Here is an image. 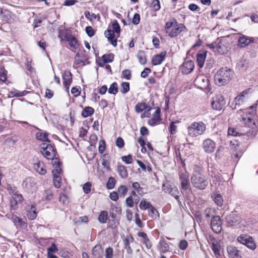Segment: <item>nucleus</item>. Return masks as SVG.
<instances>
[{
	"label": "nucleus",
	"instance_id": "nucleus-23",
	"mask_svg": "<svg viewBox=\"0 0 258 258\" xmlns=\"http://www.w3.org/2000/svg\"><path fill=\"white\" fill-rule=\"evenodd\" d=\"M104 35L108 40L114 47L117 45V39L115 38L114 32L110 29H108L104 32Z\"/></svg>",
	"mask_w": 258,
	"mask_h": 258
},
{
	"label": "nucleus",
	"instance_id": "nucleus-34",
	"mask_svg": "<svg viewBox=\"0 0 258 258\" xmlns=\"http://www.w3.org/2000/svg\"><path fill=\"white\" fill-rule=\"evenodd\" d=\"M23 200V197L21 195L18 194H15L13 196V199L11 200V203L12 204L15 203L16 205L18 203H21Z\"/></svg>",
	"mask_w": 258,
	"mask_h": 258
},
{
	"label": "nucleus",
	"instance_id": "nucleus-36",
	"mask_svg": "<svg viewBox=\"0 0 258 258\" xmlns=\"http://www.w3.org/2000/svg\"><path fill=\"white\" fill-rule=\"evenodd\" d=\"M114 54L112 53L105 54L102 55V58L105 63L111 62L114 59Z\"/></svg>",
	"mask_w": 258,
	"mask_h": 258
},
{
	"label": "nucleus",
	"instance_id": "nucleus-51",
	"mask_svg": "<svg viewBox=\"0 0 258 258\" xmlns=\"http://www.w3.org/2000/svg\"><path fill=\"white\" fill-rule=\"evenodd\" d=\"M7 71L5 70H0V82L2 83L6 82L7 78Z\"/></svg>",
	"mask_w": 258,
	"mask_h": 258
},
{
	"label": "nucleus",
	"instance_id": "nucleus-48",
	"mask_svg": "<svg viewBox=\"0 0 258 258\" xmlns=\"http://www.w3.org/2000/svg\"><path fill=\"white\" fill-rule=\"evenodd\" d=\"M150 211L149 212V215L152 218H156L157 217H159V214L157 210L152 206L150 208Z\"/></svg>",
	"mask_w": 258,
	"mask_h": 258
},
{
	"label": "nucleus",
	"instance_id": "nucleus-2",
	"mask_svg": "<svg viewBox=\"0 0 258 258\" xmlns=\"http://www.w3.org/2000/svg\"><path fill=\"white\" fill-rule=\"evenodd\" d=\"M40 151L41 154L47 160H51L53 166L54 161L56 159L60 162L59 159L55 157L56 150L54 147L48 143H43L39 146Z\"/></svg>",
	"mask_w": 258,
	"mask_h": 258
},
{
	"label": "nucleus",
	"instance_id": "nucleus-17",
	"mask_svg": "<svg viewBox=\"0 0 258 258\" xmlns=\"http://www.w3.org/2000/svg\"><path fill=\"white\" fill-rule=\"evenodd\" d=\"M161 110L159 107H157L155 113L153 114L152 118L148 121V124L151 126H154L159 123L162 118L160 116Z\"/></svg>",
	"mask_w": 258,
	"mask_h": 258
},
{
	"label": "nucleus",
	"instance_id": "nucleus-38",
	"mask_svg": "<svg viewBox=\"0 0 258 258\" xmlns=\"http://www.w3.org/2000/svg\"><path fill=\"white\" fill-rule=\"evenodd\" d=\"M243 100L242 98H241V96H237L234 100V101L232 102L230 107L232 109H235L236 108V106H239L241 103H242Z\"/></svg>",
	"mask_w": 258,
	"mask_h": 258
},
{
	"label": "nucleus",
	"instance_id": "nucleus-35",
	"mask_svg": "<svg viewBox=\"0 0 258 258\" xmlns=\"http://www.w3.org/2000/svg\"><path fill=\"white\" fill-rule=\"evenodd\" d=\"M220 245L217 243L213 242L212 244V249L214 252L216 257H218L220 255Z\"/></svg>",
	"mask_w": 258,
	"mask_h": 258
},
{
	"label": "nucleus",
	"instance_id": "nucleus-5",
	"mask_svg": "<svg viewBox=\"0 0 258 258\" xmlns=\"http://www.w3.org/2000/svg\"><path fill=\"white\" fill-rule=\"evenodd\" d=\"M187 130L189 136L194 137L202 135L205 131L206 126L202 122H195L188 127Z\"/></svg>",
	"mask_w": 258,
	"mask_h": 258
},
{
	"label": "nucleus",
	"instance_id": "nucleus-26",
	"mask_svg": "<svg viewBox=\"0 0 258 258\" xmlns=\"http://www.w3.org/2000/svg\"><path fill=\"white\" fill-rule=\"evenodd\" d=\"M13 221L17 228L20 227L22 229H25L27 226V223L17 216L13 217Z\"/></svg>",
	"mask_w": 258,
	"mask_h": 258
},
{
	"label": "nucleus",
	"instance_id": "nucleus-32",
	"mask_svg": "<svg viewBox=\"0 0 258 258\" xmlns=\"http://www.w3.org/2000/svg\"><path fill=\"white\" fill-rule=\"evenodd\" d=\"M137 58L139 60V62L144 65L147 62V58L146 54L144 51H139L137 54Z\"/></svg>",
	"mask_w": 258,
	"mask_h": 258
},
{
	"label": "nucleus",
	"instance_id": "nucleus-41",
	"mask_svg": "<svg viewBox=\"0 0 258 258\" xmlns=\"http://www.w3.org/2000/svg\"><path fill=\"white\" fill-rule=\"evenodd\" d=\"M146 108L147 105L145 103H139L135 106V111L137 113H141Z\"/></svg>",
	"mask_w": 258,
	"mask_h": 258
},
{
	"label": "nucleus",
	"instance_id": "nucleus-15",
	"mask_svg": "<svg viewBox=\"0 0 258 258\" xmlns=\"http://www.w3.org/2000/svg\"><path fill=\"white\" fill-rule=\"evenodd\" d=\"M217 50L220 54H224L228 51L225 41L221 38H218L217 40Z\"/></svg>",
	"mask_w": 258,
	"mask_h": 258
},
{
	"label": "nucleus",
	"instance_id": "nucleus-25",
	"mask_svg": "<svg viewBox=\"0 0 258 258\" xmlns=\"http://www.w3.org/2000/svg\"><path fill=\"white\" fill-rule=\"evenodd\" d=\"M110 216L112 219L111 221L109 222V227L111 228H116L119 224V220L120 216L116 215L115 213L113 212H111L110 211L109 212Z\"/></svg>",
	"mask_w": 258,
	"mask_h": 258
},
{
	"label": "nucleus",
	"instance_id": "nucleus-45",
	"mask_svg": "<svg viewBox=\"0 0 258 258\" xmlns=\"http://www.w3.org/2000/svg\"><path fill=\"white\" fill-rule=\"evenodd\" d=\"M117 92V84L116 82H114L110 85L108 89V93L111 94L115 95Z\"/></svg>",
	"mask_w": 258,
	"mask_h": 258
},
{
	"label": "nucleus",
	"instance_id": "nucleus-57",
	"mask_svg": "<svg viewBox=\"0 0 258 258\" xmlns=\"http://www.w3.org/2000/svg\"><path fill=\"white\" fill-rule=\"evenodd\" d=\"M113 249L110 247H107L105 249V257L106 258H112L113 257Z\"/></svg>",
	"mask_w": 258,
	"mask_h": 258
},
{
	"label": "nucleus",
	"instance_id": "nucleus-39",
	"mask_svg": "<svg viewBox=\"0 0 258 258\" xmlns=\"http://www.w3.org/2000/svg\"><path fill=\"white\" fill-rule=\"evenodd\" d=\"M29 91L26 90L23 91H19L17 90H15L14 91H11V94L12 95L13 97H19L24 96L27 94L28 93H29Z\"/></svg>",
	"mask_w": 258,
	"mask_h": 258
},
{
	"label": "nucleus",
	"instance_id": "nucleus-30",
	"mask_svg": "<svg viewBox=\"0 0 258 258\" xmlns=\"http://www.w3.org/2000/svg\"><path fill=\"white\" fill-rule=\"evenodd\" d=\"M213 201L219 207H222L223 205V200L222 196L220 194H215L212 196Z\"/></svg>",
	"mask_w": 258,
	"mask_h": 258
},
{
	"label": "nucleus",
	"instance_id": "nucleus-22",
	"mask_svg": "<svg viewBox=\"0 0 258 258\" xmlns=\"http://www.w3.org/2000/svg\"><path fill=\"white\" fill-rule=\"evenodd\" d=\"M166 55V51H162L160 54L154 56L152 59V63L154 66L160 64L164 60Z\"/></svg>",
	"mask_w": 258,
	"mask_h": 258
},
{
	"label": "nucleus",
	"instance_id": "nucleus-27",
	"mask_svg": "<svg viewBox=\"0 0 258 258\" xmlns=\"http://www.w3.org/2000/svg\"><path fill=\"white\" fill-rule=\"evenodd\" d=\"M117 171L121 178H127L128 174L124 166L122 165H117Z\"/></svg>",
	"mask_w": 258,
	"mask_h": 258
},
{
	"label": "nucleus",
	"instance_id": "nucleus-56",
	"mask_svg": "<svg viewBox=\"0 0 258 258\" xmlns=\"http://www.w3.org/2000/svg\"><path fill=\"white\" fill-rule=\"evenodd\" d=\"M116 145L119 148H122L124 146V142L121 137H118L116 140Z\"/></svg>",
	"mask_w": 258,
	"mask_h": 258
},
{
	"label": "nucleus",
	"instance_id": "nucleus-1",
	"mask_svg": "<svg viewBox=\"0 0 258 258\" xmlns=\"http://www.w3.org/2000/svg\"><path fill=\"white\" fill-rule=\"evenodd\" d=\"M233 76V72L227 68L219 70L214 76V81L216 85H223L227 83Z\"/></svg>",
	"mask_w": 258,
	"mask_h": 258
},
{
	"label": "nucleus",
	"instance_id": "nucleus-28",
	"mask_svg": "<svg viewBox=\"0 0 258 258\" xmlns=\"http://www.w3.org/2000/svg\"><path fill=\"white\" fill-rule=\"evenodd\" d=\"M169 194L172 196V197H174L175 199L177 201L179 204H181V202L180 201V198L178 196L179 194V191L177 189V188L175 186H171L170 187V190L169 191Z\"/></svg>",
	"mask_w": 258,
	"mask_h": 258
},
{
	"label": "nucleus",
	"instance_id": "nucleus-59",
	"mask_svg": "<svg viewBox=\"0 0 258 258\" xmlns=\"http://www.w3.org/2000/svg\"><path fill=\"white\" fill-rule=\"evenodd\" d=\"M138 142L139 144L140 145V146L142 147V149H141L142 152H144L143 149H145V151H147L146 148L145 147V146L146 145V142H145V140L143 138V137H140L139 138Z\"/></svg>",
	"mask_w": 258,
	"mask_h": 258
},
{
	"label": "nucleus",
	"instance_id": "nucleus-40",
	"mask_svg": "<svg viewBox=\"0 0 258 258\" xmlns=\"http://www.w3.org/2000/svg\"><path fill=\"white\" fill-rule=\"evenodd\" d=\"M177 23L176 20L175 19H173L171 21L167 22L165 24V29L166 32L169 33L170 32V28L174 26V25Z\"/></svg>",
	"mask_w": 258,
	"mask_h": 258
},
{
	"label": "nucleus",
	"instance_id": "nucleus-60",
	"mask_svg": "<svg viewBox=\"0 0 258 258\" xmlns=\"http://www.w3.org/2000/svg\"><path fill=\"white\" fill-rule=\"evenodd\" d=\"M140 20H141L140 15L138 13H136L135 14H134L133 18L132 23L134 25H138L140 23Z\"/></svg>",
	"mask_w": 258,
	"mask_h": 258
},
{
	"label": "nucleus",
	"instance_id": "nucleus-58",
	"mask_svg": "<svg viewBox=\"0 0 258 258\" xmlns=\"http://www.w3.org/2000/svg\"><path fill=\"white\" fill-rule=\"evenodd\" d=\"M85 50H84L83 52H78L75 56L76 57H78L79 58H81V59H85V62L88 60V58L87 56L85 54Z\"/></svg>",
	"mask_w": 258,
	"mask_h": 258
},
{
	"label": "nucleus",
	"instance_id": "nucleus-18",
	"mask_svg": "<svg viewBox=\"0 0 258 258\" xmlns=\"http://www.w3.org/2000/svg\"><path fill=\"white\" fill-rule=\"evenodd\" d=\"M207 51L205 50H200L197 54V61L200 68L204 66L207 56Z\"/></svg>",
	"mask_w": 258,
	"mask_h": 258
},
{
	"label": "nucleus",
	"instance_id": "nucleus-49",
	"mask_svg": "<svg viewBox=\"0 0 258 258\" xmlns=\"http://www.w3.org/2000/svg\"><path fill=\"white\" fill-rule=\"evenodd\" d=\"M112 28H113V31L116 33H119L120 32V26L117 21V20H114L112 23Z\"/></svg>",
	"mask_w": 258,
	"mask_h": 258
},
{
	"label": "nucleus",
	"instance_id": "nucleus-3",
	"mask_svg": "<svg viewBox=\"0 0 258 258\" xmlns=\"http://www.w3.org/2000/svg\"><path fill=\"white\" fill-rule=\"evenodd\" d=\"M61 165L62 163L58 162L56 159L54 161L53 167L54 169L52 171V174L53 184L56 188H59L61 185L62 178L60 175L62 173V170L60 168Z\"/></svg>",
	"mask_w": 258,
	"mask_h": 258
},
{
	"label": "nucleus",
	"instance_id": "nucleus-9",
	"mask_svg": "<svg viewBox=\"0 0 258 258\" xmlns=\"http://www.w3.org/2000/svg\"><path fill=\"white\" fill-rule=\"evenodd\" d=\"M240 215L235 212H232L226 217V222L229 226H235L241 222Z\"/></svg>",
	"mask_w": 258,
	"mask_h": 258
},
{
	"label": "nucleus",
	"instance_id": "nucleus-46",
	"mask_svg": "<svg viewBox=\"0 0 258 258\" xmlns=\"http://www.w3.org/2000/svg\"><path fill=\"white\" fill-rule=\"evenodd\" d=\"M127 191V188L125 185H121L118 188V193L120 197H124Z\"/></svg>",
	"mask_w": 258,
	"mask_h": 258
},
{
	"label": "nucleus",
	"instance_id": "nucleus-50",
	"mask_svg": "<svg viewBox=\"0 0 258 258\" xmlns=\"http://www.w3.org/2000/svg\"><path fill=\"white\" fill-rule=\"evenodd\" d=\"M121 160L126 164H130L133 162V156L131 154L127 156H123L121 157Z\"/></svg>",
	"mask_w": 258,
	"mask_h": 258
},
{
	"label": "nucleus",
	"instance_id": "nucleus-24",
	"mask_svg": "<svg viewBox=\"0 0 258 258\" xmlns=\"http://www.w3.org/2000/svg\"><path fill=\"white\" fill-rule=\"evenodd\" d=\"M33 168L34 170L40 175H45L46 173L45 166L44 163L41 161L33 164Z\"/></svg>",
	"mask_w": 258,
	"mask_h": 258
},
{
	"label": "nucleus",
	"instance_id": "nucleus-53",
	"mask_svg": "<svg viewBox=\"0 0 258 258\" xmlns=\"http://www.w3.org/2000/svg\"><path fill=\"white\" fill-rule=\"evenodd\" d=\"M122 77L126 80H130L132 77L131 71L130 70H124L122 72Z\"/></svg>",
	"mask_w": 258,
	"mask_h": 258
},
{
	"label": "nucleus",
	"instance_id": "nucleus-52",
	"mask_svg": "<svg viewBox=\"0 0 258 258\" xmlns=\"http://www.w3.org/2000/svg\"><path fill=\"white\" fill-rule=\"evenodd\" d=\"M91 183L90 182H87L86 183H85L83 187V189L86 194H88L91 191Z\"/></svg>",
	"mask_w": 258,
	"mask_h": 258
},
{
	"label": "nucleus",
	"instance_id": "nucleus-37",
	"mask_svg": "<svg viewBox=\"0 0 258 258\" xmlns=\"http://www.w3.org/2000/svg\"><path fill=\"white\" fill-rule=\"evenodd\" d=\"M159 245L162 252L165 253L168 251L169 245L165 240H160Z\"/></svg>",
	"mask_w": 258,
	"mask_h": 258
},
{
	"label": "nucleus",
	"instance_id": "nucleus-31",
	"mask_svg": "<svg viewBox=\"0 0 258 258\" xmlns=\"http://www.w3.org/2000/svg\"><path fill=\"white\" fill-rule=\"evenodd\" d=\"M94 112V109L91 107H86L82 111L81 115L83 117H87L92 115Z\"/></svg>",
	"mask_w": 258,
	"mask_h": 258
},
{
	"label": "nucleus",
	"instance_id": "nucleus-47",
	"mask_svg": "<svg viewBox=\"0 0 258 258\" xmlns=\"http://www.w3.org/2000/svg\"><path fill=\"white\" fill-rule=\"evenodd\" d=\"M116 183L115 178L113 177H110L108 178V181L106 184V186L108 189H112L114 187Z\"/></svg>",
	"mask_w": 258,
	"mask_h": 258
},
{
	"label": "nucleus",
	"instance_id": "nucleus-19",
	"mask_svg": "<svg viewBox=\"0 0 258 258\" xmlns=\"http://www.w3.org/2000/svg\"><path fill=\"white\" fill-rule=\"evenodd\" d=\"M227 251L229 258H241V252L235 246H227Z\"/></svg>",
	"mask_w": 258,
	"mask_h": 258
},
{
	"label": "nucleus",
	"instance_id": "nucleus-29",
	"mask_svg": "<svg viewBox=\"0 0 258 258\" xmlns=\"http://www.w3.org/2000/svg\"><path fill=\"white\" fill-rule=\"evenodd\" d=\"M108 218L107 212L106 211H102L98 216V220L100 223L104 224L106 223Z\"/></svg>",
	"mask_w": 258,
	"mask_h": 258
},
{
	"label": "nucleus",
	"instance_id": "nucleus-8",
	"mask_svg": "<svg viewBox=\"0 0 258 258\" xmlns=\"http://www.w3.org/2000/svg\"><path fill=\"white\" fill-rule=\"evenodd\" d=\"M179 180L181 183L180 191L181 192L183 191H190L191 186L189 181L188 176L184 173H181L179 176Z\"/></svg>",
	"mask_w": 258,
	"mask_h": 258
},
{
	"label": "nucleus",
	"instance_id": "nucleus-12",
	"mask_svg": "<svg viewBox=\"0 0 258 258\" xmlns=\"http://www.w3.org/2000/svg\"><path fill=\"white\" fill-rule=\"evenodd\" d=\"M194 83L198 88L201 90H205L209 86V80L204 76H198L194 80Z\"/></svg>",
	"mask_w": 258,
	"mask_h": 258
},
{
	"label": "nucleus",
	"instance_id": "nucleus-16",
	"mask_svg": "<svg viewBox=\"0 0 258 258\" xmlns=\"http://www.w3.org/2000/svg\"><path fill=\"white\" fill-rule=\"evenodd\" d=\"M194 62L192 60H188L183 63L181 70V72L184 74H189L192 72L194 69Z\"/></svg>",
	"mask_w": 258,
	"mask_h": 258
},
{
	"label": "nucleus",
	"instance_id": "nucleus-55",
	"mask_svg": "<svg viewBox=\"0 0 258 258\" xmlns=\"http://www.w3.org/2000/svg\"><path fill=\"white\" fill-rule=\"evenodd\" d=\"M105 145L106 144L104 140H102L100 141L98 151L100 154H102L104 152L105 148Z\"/></svg>",
	"mask_w": 258,
	"mask_h": 258
},
{
	"label": "nucleus",
	"instance_id": "nucleus-6",
	"mask_svg": "<svg viewBox=\"0 0 258 258\" xmlns=\"http://www.w3.org/2000/svg\"><path fill=\"white\" fill-rule=\"evenodd\" d=\"M237 240L240 243L246 245L248 248L254 250L256 245L253 238L249 235H240L237 237Z\"/></svg>",
	"mask_w": 258,
	"mask_h": 258
},
{
	"label": "nucleus",
	"instance_id": "nucleus-21",
	"mask_svg": "<svg viewBox=\"0 0 258 258\" xmlns=\"http://www.w3.org/2000/svg\"><path fill=\"white\" fill-rule=\"evenodd\" d=\"M27 216L28 218L31 220H34L37 215V213L36 211L35 205L33 204L28 205L26 207Z\"/></svg>",
	"mask_w": 258,
	"mask_h": 258
},
{
	"label": "nucleus",
	"instance_id": "nucleus-33",
	"mask_svg": "<svg viewBox=\"0 0 258 258\" xmlns=\"http://www.w3.org/2000/svg\"><path fill=\"white\" fill-rule=\"evenodd\" d=\"M48 134L46 133H38L36 134V138L40 141L45 142V143H49L50 140L47 138Z\"/></svg>",
	"mask_w": 258,
	"mask_h": 258
},
{
	"label": "nucleus",
	"instance_id": "nucleus-43",
	"mask_svg": "<svg viewBox=\"0 0 258 258\" xmlns=\"http://www.w3.org/2000/svg\"><path fill=\"white\" fill-rule=\"evenodd\" d=\"M152 207V205L148 202L145 200H142L140 202L139 207L142 210H145L150 209Z\"/></svg>",
	"mask_w": 258,
	"mask_h": 258
},
{
	"label": "nucleus",
	"instance_id": "nucleus-61",
	"mask_svg": "<svg viewBox=\"0 0 258 258\" xmlns=\"http://www.w3.org/2000/svg\"><path fill=\"white\" fill-rule=\"evenodd\" d=\"M152 6L155 11H159L160 9V1L159 0H153Z\"/></svg>",
	"mask_w": 258,
	"mask_h": 258
},
{
	"label": "nucleus",
	"instance_id": "nucleus-7",
	"mask_svg": "<svg viewBox=\"0 0 258 258\" xmlns=\"http://www.w3.org/2000/svg\"><path fill=\"white\" fill-rule=\"evenodd\" d=\"M225 105V101L224 98L221 94L217 95L213 98L211 106L214 109L220 110L223 109Z\"/></svg>",
	"mask_w": 258,
	"mask_h": 258
},
{
	"label": "nucleus",
	"instance_id": "nucleus-63",
	"mask_svg": "<svg viewBox=\"0 0 258 258\" xmlns=\"http://www.w3.org/2000/svg\"><path fill=\"white\" fill-rule=\"evenodd\" d=\"M101 246L99 245H95L93 249H92V253L95 256H97L100 254L99 251L101 250Z\"/></svg>",
	"mask_w": 258,
	"mask_h": 258
},
{
	"label": "nucleus",
	"instance_id": "nucleus-10",
	"mask_svg": "<svg viewBox=\"0 0 258 258\" xmlns=\"http://www.w3.org/2000/svg\"><path fill=\"white\" fill-rule=\"evenodd\" d=\"M222 221L220 216H214L212 217L211 221V227L214 232L218 234L222 230Z\"/></svg>",
	"mask_w": 258,
	"mask_h": 258
},
{
	"label": "nucleus",
	"instance_id": "nucleus-20",
	"mask_svg": "<svg viewBox=\"0 0 258 258\" xmlns=\"http://www.w3.org/2000/svg\"><path fill=\"white\" fill-rule=\"evenodd\" d=\"M253 42V38L252 37H248L246 36L242 35L238 39V45L239 47L243 48Z\"/></svg>",
	"mask_w": 258,
	"mask_h": 258
},
{
	"label": "nucleus",
	"instance_id": "nucleus-13",
	"mask_svg": "<svg viewBox=\"0 0 258 258\" xmlns=\"http://www.w3.org/2000/svg\"><path fill=\"white\" fill-rule=\"evenodd\" d=\"M203 148L207 153H211L216 148L215 143L210 139L205 140L202 144Z\"/></svg>",
	"mask_w": 258,
	"mask_h": 258
},
{
	"label": "nucleus",
	"instance_id": "nucleus-62",
	"mask_svg": "<svg viewBox=\"0 0 258 258\" xmlns=\"http://www.w3.org/2000/svg\"><path fill=\"white\" fill-rule=\"evenodd\" d=\"M57 248L56 245L53 243L51 245L47 248V254L53 253L57 251Z\"/></svg>",
	"mask_w": 258,
	"mask_h": 258
},
{
	"label": "nucleus",
	"instance_id": "nucleus-44",
	"mask_svg": "<svg viewBox=\"0 0 258 258\" xmlns=\"http://www.w3.org/2000/svg\"><path fill=\"white\" fill-rule=\"evenodd\" d=\"M130 91V83L128 82H122L121 84L120 92L125 94Z\"/></svg>",
	"mask_w": 258,
	"mask_h": 258
},
{
	"label": "nucleus",
	"instance_id": "nucleus-42",
	"mask_svg": "<svg viewBox=\"0 0 258 258\" xmlns=\"http://www.w3.org/2000/svg\"><path fill=\"white\" fill-rule=\"evenodd\" d=\"M123 242L124 245V248L126 249L127 253L130 255H132L133 254V251L130 246V243H128V240L123 239Z\"/></svg>",
	"mask_w": 258,
	"mask_h": 258
},
{
	"label": "nucleus",
	"instance_id": "nucleus-54",
	"mask_svg": "<svg viewBox=\"0 0 258 258\" xmlns=\"http://www.w3.org/2000/svg\"><path fill=\"white\" fill-rule=\"evenodd\" d=\"M85 31L88 36L90 37H92L95 34V32L91 26H87L85 28Z\"/></svg>",
	"mask_w": 258,
	"mask_h": 258
},
{
	"label": "nucleus",
	"instance_id": "nucleus-64",
	"mask_svg": "<svg viewBox=\"0 0 258 258\" xmlns=\"http://www.w3.org/2000/svg\"><path fill=\"white\" fill-rule=\"evenodd\" d=\"M188 246V243L185 240H182L179 244V247L181 250H185Z\"/></svg>",
	"mask_w": 258,
	"mask_h": 258
},
{
	"label": "nucleus",
	"instance_id": "nucleus-14",
	"mask_svg": "<svg viewBox=\"0 0 258 258\" xmlns=\"http://www.w3.org/2000/svg\"><path fill=\"white\" fill-rule=\"evenodd\" d=\"M185 30H186V28L183 24L176 23L168 33V35L171 38H174Z\"/></svg>",
	"mask_w": 258,
	"mask_h": 258
},
{
	"label": "nucleus",
	"instance_id": "nucleus-11",
	"mask_svg": "<svg viewBox=\"0 0 258 258\" xmlns=\"http://www.w3.org/2000/svg\"><path fill=\"white\" fill-rule=\"evenodd\" d=\"M66 42H68L70 49L74 52H76L79 48V44L76 37L74 35L66 34Z\"/></svg>",
	"mask_w": 258,
	"mask_h": 258
},
{
	"label": "nucleus",
	"instance_id": "nucleus-4",
	"mask_svg": "<svg viewBox=\"0 0 258 258\" xmlns=\"http://www.w3.org/2000/svg\"><path fill=\"white\" fill-rule=\"evenodd\" d=\"M190 179L193 186L200 190L205 189L208 185V181L205 176L199 173L192 174Z\"/></svg>",
	"mask_w": 258,
	"mask_h": 258
}]
</instances>
